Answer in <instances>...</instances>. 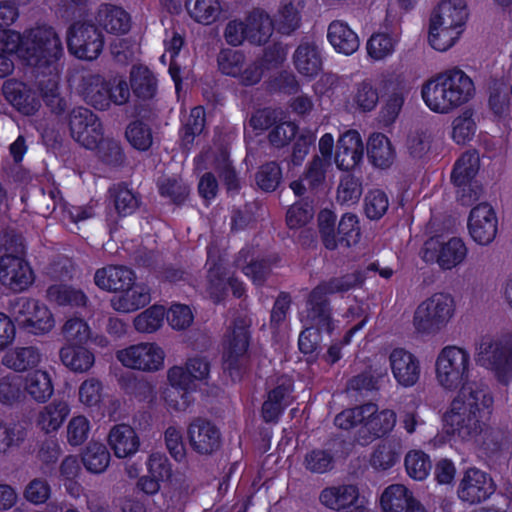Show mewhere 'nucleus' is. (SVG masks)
<instances>
[{
    "label": "nucleus",
    "mask_w": 512,
    "mask_h": 512,
    "mask_svg": "<svg viewBox=\"0 0 512 512\" xmlns=\"http://www.w3.org/2000/svg\"><path fill=\"white\" fill-rule=\"evenodd\" d=\"M473 364L464 348L449 345L435 360V379L445 391L455 392L443 414V435L434 438V446L449 442L470 444L485 456H491L509 443V434L489 423L493 397L487 386L472 381Z\"/></svg>",
    "instance_id": "f257e3e1"
},
{
    "label": "nucleus",
    "mask_w": 512,
    "mask_h": 512,
    "mask_svg": "<svg viewBox=\"0 0 512 512\" xmlns=\"http://www.w3.org/2000/svg\"><path fill=\"white\" fill-rule=\"evenodd\" d=\"M63 52L61 40L50 26H38L23 36L12 30L0 31V78L12 73L17 56L27 65L48 74L46 86L40 80L43 99L53 110L61 111L63 101L59 98L57 61Z\"/></svg>",
    "instance_id": "f03ea898"
},
{
    "label": "nucleus",
    "mask_w": 512,
    "mask_h": 512,
    "mask_svg": "<svg viewBox=\"0 0 512 512\" xmlns=\"http://www.w3.org/2000/svg\"><path fill=\"white\" fill-rule=\"evenodd\" d=\"M363 277L359 274H348L317 286L310 294L307 308L301 312V322L304 330L299 335V349L304 354L313 353L320 342V332L332 333L334 322L330 317V310L326 305L325 296L336 292L348 291L362 283Z\"/></svg>",
    "instance_id": "7ed1b4c3"
},
{
    "label": "nucleus",
    "mask_w": 512,
    "mask_h": 512,
    "mask_svg": "<svg viewBox=\"0 0 512 512\" xmlns=\"http://www.w3.org/2000/svg\"><path fill=\"white\" fill-rule=\"evenodd\" d=\"M472 78L459 68L447 69L426 80L421 98L434 113L448 114L467 104L475 96Z\"/></svg>",
    "instance_id": "20e7f679"
},
{
    "label": "nucleus",
    "mask_w": 512,
    "mask_h": 512,
    "mask_svg": "<svg viewBox=\"0 0 512 512\" xmlns=\"http://www.w3.org/2000/svg\"><path fill=\"white\" fill-rule=\"evenodd\" d=\"M334 423L343 430L355 429V442L366 446L390 434L396 426L397 415L392 409H379L376 404L367 403L343 410L335 417Z\"/></svg>",
    "instance_id": "39448f33"
},
{
    "label": "nucleus",
    "mask_w": 512,
    "mask_h": 512,
    "mask_svg": "<svg viewBox=\"0 0 512 512\" xmlns=\"http://www.w3.org/2000/svg\"><path fill=\"white\" fill-rule=\"evenodd\" d=\"M72 137L87 149H97L100 159L106 163H114L121 158L119 144L103 138L102 124L90 110L79 107L72 111L69 119Z\"/></svg>",
    "instance_id": "423d86ee"
},
{
    "label": "nucleus",
    "mask_w": 512,
    "mask_h": 512,
    "mask_svg": "<svg viewBox=\"0 0 512 512\" xmlns=\"http://www.w3.org/2000/svg\"><path fill=\"white\" fill-rule=\"evenodd\" d=\"M455 314V302L447 293H435L421 302L414 312L413 326L422 335L441 331Z\"/></svg>",
    "instance_id": "0eeeda50"
},
{
    "label": "nucleus",
    "mask_w": 512,
    "mask_h": 512,
    "mask_svg": "<svg viewBox=\"0 0 512 512\" xmlns=\"http://www.w3.org/2000/svg\"><path fill=\"white\" fill-rule=\"evenodd\" d=\"M11 313L20 328L33 336L48 335L56 326L52 310L38 299L19 297L12 304Z\"/></svg>",
    "instance_id": "6e6552de"
},
{
    "label": "nucleus",
    "mask_w": 512,
    "mask_h": 512,
    "mask_svg": "<svg viewBox=\"0 0 512 512\" xmlns=\"http://www.w3.org/2000/svg\"><path fill=\"white\" fill-rule=\"evenodd\" d=\"M116 359L128 369L158 372L165 366L166 352L160 344L145 341L117 350Z\"/></svg>",
    "instance_id": "1a4fd4ad"
},
{
    "label": "nucleus",
    "mask_w": 512,
    "mask_h": 512,
    "mask_svg": "<svg viewBox=\"0 0 512 512\" xmlns=\"http://www.w3.org/2000/svg\"><path fill=\"white\" fill-rule=\"evenodd\" d=\"M467 255L468 248L459 237H432L424 243L421 251L425 262L436 263L443 270H452L462 265Z\"/></svg>",
    "instance_id": "9d476101"
},
{
    "label": "nucleus",
    "mask_w": 512,
    "mask_h": 512,
    "mask_svg": "<svg viewBox=\"0 0 512 512\" xmlns=\"http://www.w3.org/2000/svg\"><path fill=\"white\" fill-rule=\"evenodd\" d=\"M476 356L478 362L494 370L501 381L512 375V337H483Z\"/></svg>",
    "instance_id": "9b49d317"
},
{
    "label": "nucleus",
    "mask_w": 512,
    "mask_h": 512,
    "mask_svg": "<svg viewBox=\"0 0 512 512\" xmlns=\"http://www.w3.org/2000/svg\"><path fill=\"white\" fill-rule=\"evenodd\" d=\"M218 70L226 76L233 77L243 85H254L262 77V66L257 62H246L242 51L230 48L221 49L217 56Z\"/></svg>",
    "instance_id": "f8f14e48"
},
{
    "label": "nucleus",
    "mask_w": 512,
    "mask_h": 512,
    "mask_svg": "<svg viewBox=\"0 0 512 512\" xmlns=\"http://www.w3.org/2000/svg\"><path fill=\"white\" fill-rule=\"evenodd\" d=\"M168 386L162 391L161 398L168 409L175 411L186 410L193 402V382L183 366H173L167 371Z\"/></svg>",
    "instance_id": "ddd939ff"
},
{
    "label": "nucleus",
    "mask_w": 512,
    "mask_h": 512,
    "mask_svg": "<svg viewBox=\"0 0 512 512\" xmlns=\"http://www.w3.org/2000/svg\"><path fill=\"white\" fill-rule=\"evenodd\" d=\"M69 51L79 59H96L102 51L103 40L98 30L82 21L75 22L67 38Z\"/></svg>",
    "instance_id": "4468645a"
},
{
    "label": "nucleus",
    "mask_w": 512,
    "mask_h": 512,
    "mask_svg": "<svg viewBox=\"0 0 512 512\" xmlns=\"http://www.w3.org/2000/svg\"><path fill=\"white\" fill-rule=\"evenodd\" d=\"M479 155L475 151L464 153L456 162L452 172V180L458 188L457 194L464 204L472 201L479 192L475 177L479 170Z\"/></svg>",
    "instance_id": "2eb2a0df"
},
{
    "label": "nucleus",
    "mask_w": 512,
    "mask_h": 512,
    "mask_svg": "<svg viewBox=\"0 0 512 512\" xmlns=\"http://www.w3.org/2000/svg\"><path fill=\"white\" fill-rule=\"evenodd\" d=\"M35 280L30 263L23 257L5 254L0 257V283L14 292L27 290Z\"/></svg>",
    "instance_id": "dca6fc26"
},
{
    "label": "nucleus",
    "mask_w": 512,
    "mask_h": 512,
    "mask_svg": "<svg viewBox=\"0 0 512 512\" xmlns=\"http://www.w3.org/2000/svg\"><path fill=\"white\" fill-rule=\"evenodd\" d=\"M334 147V137L330 133L324 134L319 140V152L321 157H316L310 164L306 176L290 184L294 194L300 196L304 194L306 185L316 187L320 184L331 167V156Z\"/></svg>",
    "instance_id": "f3484780"
},
{
    "label": "nucleus",
    "mask_w": 512,
    "mask_h": 512,
    "mask_svg": "<svg viewBox=\"0 0 512 512\" xmlns=\"http://www.w3.org/2000/svg\"><path fill=\"white\" fill-rule=\"evenodd\" d=\"M248 322L240 320L229 328L223 342L224 369L229 371L233 380V370L237 369L244 358L249 345Z\"/></svg>",
    "instance_id": "a211bd4d"
},
{
    "label": "nucleus",
    "mask_w": 512,
    "mask_h": 512,
    "mask_svg": "<svg viewBox=\"0 0 512 512\" xmlns=\"http://www.w3.org/2000/svg\"><path fill=\"white\" fill-rule=\"evenodd\" d=\"M381 512H428L414 492L404 484H390L379 496Z\"/></svg>",
    "instance_id": "6ab92c4d"
},
{
    "label": "nucleus",
    "mask_w": 512,
    "mask_h": 512,
    "mask_svg": "<svg viewBox=\"0 0 512 512\" xmlns=\"http://www.w3.org/2000/svg\"><path fill=\"white\" fill-rule=\"evenodd\" d=\"M208 265L207 280L204 284L207 296L214 302H221L227 294L228 286L232 289L234 296L241 297L243 295L245 291L243 284L227 273L222 260L213 263L209 253Z\"/></svg>",
    "instance_id": "aec40b11"
},
{
    "label": "nucleus",
    "mask_w": 512,
    "mask_h": 512,
    "mask_svg": "<svg viewBox=\"0 0 512 512\" xmlns=\"http://www.w3.org/2000/svg\"><path fill=\"white\" fill-rule=\"evenodd\" d=\"M495 491V485L488 473L478 468H468L458 486V496L468 503H479L489 498Z\"/></svg>",
    "instance_id": "412c9836"
},
{
    "label": "nucleus",
    "mask_w": 512,
    "mask_h": 512,
    "mask_svg": "<svg viewBox=\"0 0 512 512\" xmlns=\"http://www.w3.org/2000/svg\"><path fill=\"white\" fill-rule=\"evenodd\" d=\"M498 219L494 209L487 203L475 206L469 214L468 232L479 245H488L497 234Z\"/></svg>",
    "instance_id": "4be33fe9"
},
{
    "label": "nucleus",
    "mask_w": 512,
    "mask_h": 512,
    "mask_svg": "<svg viewBox=\"0 0 512 512\" xmlns=\"http://www.w3.org/2000/svg\"><path fill=\"white\" fill-rule=\"evenodd\" d=\"M389 364L393 378L404 388L416 385L421 377L419 359L406 349H393L389 355Z\"/></svg>",
    "instance_id": "5701e85b"
},
{
    "label": "nucleus",
    "mask_w": 512,
    "mask_h": 512,
    "mask_svg": "<svg viewBox=\"0 0 512 512\" xmlns=\"http://www.w3.org/2000/svg\"><path fill=\"white\" fill-rule=\"evenodd\" d=\"M468 18L465 0H442L431 12L429 23L464 31Z\"/></svg>",
    "instance_id": "b1692460"
},
{
    "label": "nucleus",
    "mask_w": 512,
    "mask_h": 512,
    "mask_svg": "<svg viewBox=\"0 0 512 512\" xmlns=\"http://www.w3.org/2000/svg\"><path fill=\"white\" fill-rule=\"evenodd\" d=\"M187 435L191 447L199 454H212L220 448V431L208 421H193L187 429Z\"/></svg>",
    "instance_id": "393cba45"
},
{
    "label": "nucleus",
    "mask_w": 512,
    "mask_h": 512,
    "mask_svg": "<svg viewBox=\"0 0 512 512\" xmlns=\"http://www.w3.org/2000/svg\"><path fill=\"white\" fill-rule=\"evenodd\" d=\"M365 497L354 484H341L323 489L319 495L320 503L333 511H344L355 507Z\"/></svg>",
    "instance_id": "a878e982"
},
{
    "label": "nucleus",
    "mask_w": 512,
    "mask_h": 512,
    "mask_svg": "<svg viewBox=\"0 0 512 512\" xmlns=\"http://www.w3.org/2000/svg\"><path fill=\"white\" fill-rule=\"evenodd\" d=\"M107 443L116 458L133 457L140 449V437L136 430L128 424H116L107 435Z\"/></svg>",
    "instance_id": "bb28decb"
},
{
    "label": "nucleus",
    "mask_w": 512,
    "mask_h": 512,
    "mask_svg": "<svg viewBox=\"0 0 512 512\" xmlns=\"http://www.w3.org/2000/svg\"><path fill=\"white\" fill-rule=\"evenodd\" d=\"M364 155V144L356 130L343 133L337 144L335 163L339 169L349 170L357 166Z\"/></svg>",
    "instance_id": "cd10ccee"
},
{
    "label": "nucleus",
    "mask_w": 512,
    "mask_h": 512,
    "mask_svg": "<svg viewBox=\"0 0 512 512\" xmlns=\"http://www.w3.org/2000/svg\"><path fill=\"white\" fill-rule=\"evenodd\" d=\"M293 64L300 75L315 77L322 69L320 46L315 41L301 42L293 54Z\"/></svg>",
    "instance_id": "c85d7f7f"
},
{
    "label": "nucleus",
    "mask_w": 512,
    "mask_h": 512,
    "mask_svg": "<svg viewBox=\"0 0 512 512\" xmlns=\"http://www.w3.org/2000/svg\"><path fill=\"white\" fill-rule=\"evenodd\" d=\"M149 290L143 284L132 282L131 285L119 290L111 300V307L119 313H131L150 302Z\"/></svg>",
    "instance_id": "c756f323"
},
{
    "label": "nucleus",
    "mask_w": 512,
    "mask_h": 512,
    "mask_svg": "<svg viewBox=\"0 0 512 512\" xmlns=\"http://www.w3.org/2000/svg\"><path fill=\"white\" fill-rule=\"evenodd\" d=\"M327 40L335 52L350 56L360 46L357 33L344 21H332L327 30Z\"/></svg>",
    "instance_id": "7c9ffc66"
},
{
    "label": "nucleus",
    "mask_w": 512,
    "mask_h": 512,
    "mask_svg": "<svg viewBox=\"0 0 512 512\" xmlns=\"http://www.w3.org/2000/svg\"><path fill=\"white\" fill-rule=\"evenodd\" d=\"M71 408L67 401L57 399L42 407L35 420L37 428L45 434L56 433L70 414Z\"/></svg>",
    "instance_id": "2f4dec72"
},
{
    "label": "nucleus",
    "mask_w": 512,
    "mask_h": 512,
    "mask_svg": "<svg viewBox=\"0 0 512 512\" xmlns=\"http://www.w3.org/2000/svg\"><path fill=\"white\" fill-rule=\"evenodd\" d=\"M400 42V35L394 31L373 33L367 40L365 49L372 62H382L392 57Z\"/></svg>",
    "instance_id": "473e14b6"
},
{
    "label": "nucleus",
    "mask_w": 512,
    "mask_h": 512,
    "mask_svg": "<svg viewBox=\"0 0 512 512\" xmlns=\"http://www.w3.org/2000/svg\"><path fill=\"white\" fill-rule=\"evenodd\" d=\"M96 21L111 34H125L131 28V17L122 7L105 3L97 11Z\"/></svg>",
    "instance_id": "72a5a7b5"
},
{
    "label": "nucleus",
    "mask_w": 512,
    "mask_h": 512,
    "mask_svg": "<svg viewBox=\"0 0 512 512\" xmlns=\"http://www.w3.org/2000/svg\"><path fill=\"white\" fill-rule=\"evenodd\" d=\"M3 92L6 99L22 114L31 115L40 107V101L35 93L22 82L16 80L5 82Z\"/></svg>",
    "instance_id": "f704fd0d"
},
{
    "label": "nucleus",
    "mask_w": 512,
    "mask_h": 512,
    "mask_svg": "<svg viewBox=\"0 0 512 512\" xmlns=\"http://www.w3.org/2000/svg\"><path fill=\"white\" fill-rule=\"evenodd\" d=\"M189 18L202 26H210L222 19L224 9L221 0H185Z\"/></svg>",
    "instance_id": "c9c22d12"
},
{
    "label": "nucleus",
    "mask_w": 512,
    "mask_h": 512,
    "mask_svg": "<svg viewBox=\"0 0 512 512\" xmlns=\"http://www.w3.org/2000/svg\"><path fill=\"white\" fill-rule=\"evenodd\" d=\"M94 281L102 290L118 292L131 285L135 275L125 266H107L95 272Z\"/></svg>",
    "instance_id": "e433bc0d"
},
{
    "label": "nucleus",
    "mask_w": 512,
    "mask_h": 512,
    "mask_svg": "<svg viewBox=\"0 0 512 512\" xmlns=\"http://www.w3.org/2000/svg\"><path fill=\"white\" fill-rule=\"evenodd\" d=\"M23 391L38 403L46 402L54 392V385L49 371L36 369L23 376Z\"/></svg>",
    "instance_id": "4c0bfd02"
},
{
    "label": "nucleus",
    "mask_w": 512,
    "mask_h": 512,
    "mask_svg": "<svg viewBox=\"0 0 512 512\" xmlns=\"http://www.w3.org/2000/svg\"><path fill=\"white\" fill-rule=\"evenodd\" d=\"M247 41L254 45L268 42L274 30L273 20L262 9H254L246 17Z\"/></svg>",
    "instance_id": "58836bf2"
},
{
    "label": "nucleus",
    "mask_w": 512,
    "mask_h": 512,
    "mask_svg": "<svg viewBox=\"0 0 512 512\" xmlns=\"http://www.w3.org/2000/svg\"><path fill=\"white\" fill-rule=\"evenodd\" d=\"M59 355L63 365L76 373L87 372L95 363L93 352L83 344H65Z\"/></svg>",
    "instance_id": "ea45409f"
},
{
    "label": "nucleus",
    "mask_w": 512,
    "mask_h": 512,
    "mask_svg": "<svg viewBox=\"0 0 512 512\" xmlns=\"http://www.w3.org/2000/svg\"><path fill=\"white\" fill-rule=\"evenodd\" d=\"M367 154L372 164L378 168H388L395 160V150L390 139L382 133H373L367 142Z\"/></svg>",
    "instance_id": "a19ab883"
},
{
    "label": "nucleus",
    "mask_w": 512,
    "mask_h": 512,
    "mask_svg": "<svg viewBox=\"0 0 512 512\" xmlns=\"http://www.w3.org/2000/svg\"><path fill=\"white\" fill-rule=\"evenodd\" d=\"M41 362L40 351L32 346L16 347L7 350L1 363L15 372H23L36 367Z\"/></svg>",
    "instance_id": "79ce46f5"
},
{
    "label": "nucleus",
    "mask_w": 512,
    "mask_h": 512,
    "mask_svg": "<svg viewBox=\"0 0 512 512\" xmlns=\"http://www.w3.org/2000/svg\"><path fill=\"white\" fill-rule=\"evenodd\" d=\"M303 0H281L274 16L275 27L282 34H290L299 27V11Z\"/></svg>",
    "instance_id": "37998d69"
},
{
    "label": "nucleus",
    "mask_w": 512,
    "mask_h": 512,
    "mask_svg": "<svg viewBox=\"0 0 512 512\" xmlns=\"http://www.w3.org/2000/svg\"><path fill=\"white\" fill-rule=\"evenodd\" d=\"M109 81L101 76H90L84 81L83 95L85 100L96 109L104 110L110 105Z\"/></svg>",
    "instance_id": "c03bdc74"
},
{
    "label": "nucleus",
    "mask_w": 512,
    "mask_h": 512,
    "mask_svg": "<svg viewBox=\"0 0 512 512\" xmlns=\"http://www.w3.org/2000/svg\"><path fill=\"white\" fill-rule=\"evenodd\" d=\"M47 298L60 306L82 307L87 303V297L80 289L63 283L49 286Z\"/></svg>",
    "instance_id": "a18cd8bd"
},
{
    "label": "nucleus",
    "mask_w": 512,
    "mask_h": 512,
    "mask_svg": "<svg viewBox=\"0 0 512 512\" xmlns=\"http://www.w3.org/2000/svg\"><path fill=\"white\" fill-rule=\"evenodd\" d=\"M477 132L476 115L472 109L461 111L452 121L451 137L457 144L470 142Z\"/></svg>",
    "instance_id": "49530a36"
},
{
    "label": "nucleus",
    "mask_w": 512,
    "mask_h": 512,
    "mask_svg": "<svg viewBox=\"0 0 512 512\" xmlns=\"http://www.w3.org/2000/svg\"><path fill=\"white\" fill-rule=\"evenodd\" d=\"M24 398L23 376L14 373L0 376V405L13 407Z\"/></svg>",
    "instance_id": "de8ad7c7"
},
{
    "label": "nucleus",
    "mask_w": 512,
    "mask_h": 512,
    "mask_svg": "<svg viewBox=\"0 0 512 512\" xmlns=\"http://www.w3.org/2000/svg\"><path fill=\"white\" fill-rule=\"evenodd\" d=\"M378 100V90L372 82L368 80L357 83L353 87L350 95L352 107L361 112L372 111L377 106Z\"/></svg>",
    "instance_id": "09e8293b"
},
{
    "label": "nucleus",
    "mask_w": 512,
    "mask_h": 512,
    "mask_svg": "<svg viewBox=\"0 0 512 512\" xmlns=\"http://www.w3.org/2000/svg\"><path fill=\"white\" fill-rule=\"evenodd\" d=\"M183 45V38L176 32H167L164 39L165 51L161 56V61L166 63L169 58V74L174 81L176 91L180 89V66L177 63L176 56L178 55Z\"/></svg>",
    "instance_id": "8fccbe9b"
},
{
    "label": "nucleus",
    "mask_w": 512,
    "mask_h": 512,
    "mask_svg": "<svg viewBox=\"0 0 512 512\" xmlns=\"http://www.w3.org/2000/svg\"><path fill=\"white\" fill-rule=\"evenodd\" d=\"M131 88L138 98L149 99L157 89V80L149 68L139 65L131 70Z\"/></svg>",
    "instance_id": "3c124183"
},
{
    "label": "nucleus",
    "mask_w": 512,
    "mask_h": 512,
    "mask_svg": "<svg viewBox=\"0 0 512 512\" xmlns=\"http://www.w3.org/2000/svg\"><path fill=\"white\" fill-rule=\"evenodd\" d=\"M290 391L291 386L287 383L278 386L269 393L268 399L262 407V415L265 421H274L279 417L282 410L290 403Z\"/></svg>",
    "instance_id": "603ef678"
},
{
    "label": "nucleus",
    "mask_w": 512,
    "mask_h": 512,
    "mask_svg": "<svg viewBox=\"0 0 512 512\" xmlns=\"http://www.w3.org/2000/svg\"><path fill=\"white\" fill-rule=\"evenodd\" d=\"M463 31L448 27H437L436 24H428V44L436 51L445 52L451 49L460 39Z\"/></svg>",
    "instance_id": "864d4df0"
},
{
    "label": "nucleus",
    "mask_w": 512,
    "mask_h": 512,
    "mask_svg": "<svg viewBox=\"0 0 512 512\" xmlns=\"http://www.w3.org/2000/svg\"><path fill=\"white\" fill-rule=\"evenodd\" d=\"M82 461L89 472L100 474L109 466L110 453L102 443L92 442L85 449Z\"/></svg>",
    "instance_id": "5fc2aeb1"
},
{
    "label": "nucleus",
    "mask_w": 512,
    "mask_h": 512,
    "mask_svg": "<svg viewBox=\"0 0 512 512\" xmlns=\"http://www.w3.org/2000/svg\"><path fill=\"white\" fill-rule=\"evenodd\" d=\"M406 472L412 479L422 481L431 471V460L422 450L413 449L407 452L404 459Z\"/></svg>",
    "instance_id": "6e6d98bb"
},
{
    "label": "nucleus",
    "mask_w": 512,
    "mask_h": 512,
    "mask_svg": "<svg viewBox=\"0 0 512 512\" xmlns=\"http://www.w3.org/2000/svg\"><path fill=\"white\" fill-rule=\"evenodd\" d=\"M61 333L65 344H84L91 337V328L83 318L73 316L65 321Z\"/></svg>",
    "instance_id": "4d7b16f0"
},
{
    "label": "nucleus",
    "mask_w": 512,
    "mask_h": 512,
    "mask_svg": "<svg viewBox=\"0 0 512 512\" xmlns=\"http://www.w3.org/2000/svg\"><path fill=\"white\" fill-rule=\"evenodd\" d=\"M165 314L163 306L153 305L134 318V327L140 333H153L162 326Z\"/></svg>",
    "instance_id": "13d9d810"
},
{
    "label": "nucleus",
    "mask_w": 512,
    "mask_h": 512,
    "mask_svg": "<svg viewBox=\"0 0 512 512\" xmlns=\"http://www.w3.org/2000/svg\"><path fill=\"white\" fill-rule=\"evenodd\" d=\"M237 266L240 267L244 274L256 285H260L268 273V267L266 264L262 261H256L254 252L249 249L242 250L239 253Z\"/></svg>",
    "instance_id": "bf43d9fd"
},
{
    "label": "nucleus",
    "mask_w": 512,
    "mask_h": 512,
    "mask_svg": "<svg viewBox=\"0 0 512 512\" xmlns=\"http://www.w3.org/2000/svg\"><path fill=\"white\" fill-rule=\"evenodd\" d=\"M92 423L85 415H74L67 423L66 438L71 446L84 444L90 436Z\"/></svg>",
    "instance_id": "052dcab7"
},
{
    "label": "nucleus",
    "mask_w": 512,
    "mask_h": 512,
    "mask_svg": "<svg viewBox=\"0 0 512 512\" xmlns=\"http://www.w3.org/2000/svg\"><path fill=\"white\" fill-rule=\"evenodd\" d=\"M400 458L398 447L390 442H384L375 449L371 456V465L379 470H388L393 467Z\"/></svg>",
    "instance_id": "680f3d73"
},
{
    "label": "nucleus",
    "mask_w": 512,
    "mask_h": 512,
    "mask_svg": "<svg viewBox=\"0 0 512 512\" xmlns=\"http://www.w3.org/2000/svg\"><path fill=\"white\" fill-rule=\"evenodd\" d=\"M103 386L96 378L84 380L78 389V400L86 408L97 407L102 401Z\"/></svg>",
    "instance_id": "e2e57ef3"
},
{
    "label": "nucleus",
    "mask_w": 512,
    "mask_h": 512,
    "mask_svg": "<svg viewBox=\"0 0 512 512\" xmlns=\"http://www.w3.org/2000/svg\"><path fill=\"white\" fill-rule=\"evenodd\" d=\"M24 438L25 433L22 429L0 416V454H5L10 449L18 447Z\"/></svg>",
    "instance_id": "0e129e2a"
},
{
    "label": "nucleus",
    "mask_w": 512,
    "mask_h": 512,
    "mask_svg": "<svg viewBox=\"0 0 512 512\" xmlns=\"http://www.w3.org/2000/svg\"><path fill=\"white\" fill-rule=\"evenodd\" d=\"M389 201L387 195L381 190L370 191L364 200V210L368 218L380 219L387 211Z\"/></svg>",
    "instance_id": "69168bd1"
},
{
    "label": "nucleus",
    "mask_w": 512,
    "mask_h": 512,
    "mask_svg": "<svg viewBox=\"0 0 512 512\" xmlns=\"http://www.w3.org/2000/svg\"><path fill=\"white\" fill-rule=\"evenodd\" d=\"M128 142L138 150H147L152 144V134L148 127L140 121H134L126 129Z\"/></svg>",
    "instance_id": "338daca9"
},
{
    "label": "nucleus",
    "mask_w": 512,
    "mask_h": 512,
    "mask_svg": "<svg viewBox=\"0 0 512 512\" xmlns=\"http://www.w3.org/2000/svg\"><path fill=\"white\" fill-rule=\"evenodd\" d=\"M147 473L160 482L172 481L173 473L167 457L162 453H152L146 462Z\"/></svg>",
    "instance_id": "774afa93"
}]
</instances>
